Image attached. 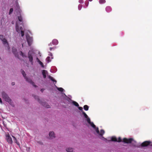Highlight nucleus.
Here are the masks:
<instances>
[{
    "mask_svg": "<svg viewBox=\"0 0 152 152\" xmlns=\"http://www.w3.org/2000/svg\"><path fill=\"white\" fill-rule=\"evenodd\" d=\"M21 73L23 75V76L24 77L25 79L26 80L33 85L34 87H37V86L36 85L34 84V82L32 81L31 79H29L26 77V74L24 71L23 70H21Z\"/></svg>",
    "mask_w": 152,
    "mask_h": 152,
    "instance_id": "1",
    "label": "nucleus"
},
{
    "mask_svg": "<svg viewBox=\"0 0 152 152\" xmlns=\"http://www.w3.org/2000/svg\"><path fill=\"white\" fill-rule=\"evenodd\" d=\"M34 98L37 99L38 102L41 104V105H43L44 107H45L46 108H49L50 107V106L48 105L46 102H42L39 99L38 96L36 95L34 96Z\"/></svg>",
    "mask_w": 152,
    "mask_h": 152,
    "instance_id": "2",
    "label": "nucleus"
},
{
    "mask_svg": "<svg viewBox=\"0 0 152 152\" xmlns=\"http://www.w3.org/2000/svg\"><path fill=\"white\" fill-rule=\"evenodd\" d=\"M2 98L4 99L6 101L10 103L11 102V99L5 92H2Z\"/></svg>",
    "mask_w": 152,
    "mask_h": 152,
    "instance_id": "3",
    "label": "nucleus"
},
{
    "mask_svg": "<svg viewBox=\"0 0 152 152\" xmlns=\"http://www.w3.org/2000/svg\"><path fill=\"white\" fill-rule=\"evenodd\" d=\"M6 139L7 142L10 144H12V139L10 136L9 134H8L6 135Z\"/></svg>",
    "mask_w": 152,
    "mask_h": 152,
    "instance_id": "4",
    "label": "nucleus"
},
{
    "mask_svg": "<svg viewBox=\"0 0 152 152\" xmlns=\"http://www.w3.org/2000/svg\"><path fill=\"white\" fill-rule=\"evenodd\" d=\"M133 140V139L132 138L127 139L124 138L123 139V142L125 143H131Z\"/></svg>",
    "mask_w": 152,
    "mask_h": 152,
    "instance_id": "5",
    "label": "nucleus"
},
{
    "mask_svg": "<svg viewBox=\"0 0 152 152\" xmlns=\"http://www.w3.org/2000/svg\"><path fill=\"white\" fill-rule=\"evenodd\" d=\"M26 39L28 45L30 46L31 45L32 42L33 41L32 38L29 36H27Z\"/></svg>",
    "mask_w": 152,
    "mask_h": 152,
    "instance_id": "6",
    "label": "nucleus"
},
{
    "mask_svg": "<svg viewBox=\"0 0 152 152\" xmlns=\"http://www.w3.org/2000/svg\"><path fill=\"white\" fill-rule=\"evenodd\" d=\"M28 58L29 59V61L31 64H33V57L32 54L29 52L28 54Z\"/></svg>",
    "mask_w": 152,
    "mask_h": 152,
    "instance_id": "7",
    "label": "nucleus"
},
{
    "mask_svg": "<svg viewBox=\"0 0 152 152\" xmlns=\"http://www.w3.org/2000/svg\"><path fill=\"white\" fill-rule=\"evenodd\" d=\"M151 143V142L150 141H145L142 142L141 144L142 147H145L149 145Z\"/></svg>",
    "mask_w": 152,
    "mask_h": 152,
    "instance_id": "8",
    "label": "nucleus"
},
{
    "mask_svg": "<svg viewBox=\"0 0 152 152\" xmlns=\"http://www.w3.org/2000/svg\"><path fill=\"white\" fill-rule=\"evenodd\" d=\"M4 36L3 35H0V39H1L3 42L4 44L8 43L7 40L5 38H4Z\"/></svg>",
    "mask_w": 152,
    "mask_h": 152,
    "instance_id": "9",
    "label": "nucleus"
},
{
    "mask_svg": "<svg viewBox=\"0 0 152 152\" xmlns=\"http://www.w3.org/2000/svg\"><path fill=\"white\" fill-rule=\"evenodd\" d=\"M50 56H51V57L49 56H48L47 58L46 59V60L48 63L50 62L51 61V59L53 58L52 57L53 55L51 53H50Z\"/></svg>",
    "mask_w": 152,
    "mask_h": 152,
    "instance_id": "10",
    "label": "nucleus"
},
{
    "mask_svg": "<svg viewBox=\"0 0 152 152\" xmlns=\"http://www.w3.org/2000/svg\"><path fill=\"white\" fill-rule=\"evenodd\" d=\"M49 136L50 138L53 139L55 137L54 132H50L49 133Z\"/></svg>",
    "mask_w": 152,
    "mask_h": 152,
    "instance_id": "11",
    "label": "nucleus"
},
{
    "mask_svg": "<svg viewBox=\"0 0 152 152\" xmlns=\"http://www.w3.org/2000/svg\"><path fill=\"white\" fill-rule=\"evenodd\" d=\"M47 74V72L45 70H43L42 71V74L44 78H45L46 77V74Z\"/></svg>",
    "mask_w": 152,
    "mask_h": 152,
    "instance_id": "12",
    "label": "nucleus"
},
{
    "mask_svg": "<svg viewBox=\"0 0 152 152\" xmlns=\"http://www.w3.org/2000/svg\"><path fill=\"white\" fill-rule=\"evenodd\" d=\"M52 42L53 45H57L58 43V41L57 39H55L53 40Z\"/></svg>",
    "mask_w": 152,
    "mask_h": 152,
    "instance_id": "13",
    "label": "nucleus"
},
{
    "mask_svg": "<svg viewBox=\"0 0 152 152\" xmlns=\"http://www.w3.org/2000/svg\"><path fill=\"white\" fill-rule=\"evenodd\" d=\"M106 10L107 12H109L111 11L112 9L110 6H107L106 8Z\"/></svg>",
    "mask_w": 152,
    "mask_h": 152,
    "instance_id": "14",
    "label": "nucleus"
},
{
    "mask_svg": "<svg viewBox=\"0 0 152 152\" xmlns=\"http://www.w3.org/2000/svg\"><path fill=\"white\" fill-rule=\"evenodd\" d=\"M12 137L14 139V140L15 142V143H16L18 145H20L19 143L18 142L16 138L13 136H12Z\"/></svg>",
    "mask_w": 152,
    "mask_h": 152,
    "instance_id": "15",
    "label": "nucleus"
},
{
    "mask_svg": "<svg viewBox=\"0 0 152 152\" xmlns=\"http://www.w3.org/2000/svg\"><path fill=\"white\" fill-rule=\"evenodd\" d=\"M48 77L52 81H53V82H55V83H56V80H55L51 76L49 75L48 76Z\"/></svg>",
    "mask_w": 152,
    "mask_h": 152,
    "instance_id": "16",
    "label": "nucleus"
},
{
    "mask_svg": "<svg viewBox=\"0 0 152 152\" xmlns=\"http://www.w3.org/2000/svg\"><path fill=\"white\" fill-rule=\"evenodd\" d=\"M66 151L67 152H73V149L72 148H68L66 149Z\"/></svg>",
    "mask_w": 152,
    "mask_h": 152,
    "instance_id": "17",
    "label": "nucleus"
},
{
    "mask_svg": "<svg viewBox=\"0 0 152 152\" xmlns=\"http://www.w3.org/2000/svg\"><path fill=\"white\" fill-rule=\"evenodd\" d=\"M16 31L18 33H19L20 32V28L19 26L18 25H16Z\"/></svg>",
    "mask_w": 152,
    "mask_h": 152,
    "instance_id": "18",
    "label": "nucleus"
},
{
    "mask_svg": "<svg viewBox=\"0 0 152 152\" xmlns=\"http://www.w3.org/2000/svg\"><path fill=\"white\" fill-rule=\"evenodd\" d=\"M104 131L103 129H101L100 130V132H99V134L101 136H102L104 134Z\"/></svg>",
    "mask_w": 152,
    "mask_h": 152,
    "instance_id": "19",
    "label": "nucleus"
},
{
    "mask_svg": "<svg viewBox=\"0 0 152 152\" xmlns=\"http://www.w3.org/2000/svg\"><path fill=\"white\" fill-rule=\"evenodd\" d=\"M111 141H112L117 142V139L115 137H112Z\"/></svg>",
    "mask_w": 152,
    "mask_h": 152,
    "instance_id": "20",
    "label": "nucleus"
},
{
    "mask_svg": "<svg viewBox=\"0 0 152 152\" xmlns=\"http://www.w3.org/2000/svg\"><path fill=\"white\" fill-rule=\"evenodd\" d=\"M83 108L85 110L87 111L88 110L89 107L87 105H85L84 106Z\"/></svg>",
    "mask_w": 152,
    "mask_h": 152,
    "instance_id": "21",
    "label": "nucleus"
},
{
    "mask_svg": "<svg viewBox=\"0 0 152 152\" xmlns=\"http://www.w3.org/2000/svg\"><path fill=\"white\" fill-rule=\"evenodd\" d=\"M72 103L73 105H75V106L76 107H78L79 106V104H78V103L75 101H72Z\"/></svg>",
    "mask_w": 152,
    "mask_h": 152,
    "instance_id": "22",
    "label": "nucleus"
},
{
    "mask_svg": "<svg viewBox=\"0 0 152 152\" xmlns=\"http://www.w3.org/2000/svg\"><path fill=\"white\" fill-rule=\"evenodd\" d=\"M82 114L84 115V117L86 118H88V116L86 114V113L83 111H82Z\"/></svg>",
    "mask_w": 152,
    "mask_h": 152,
    "instance_id": "23",
    "label": "nucleus"
},
{
    "mask_svg": "<svg viewBox=\"0 0 152 152\" xmlns=\"http://www.w3.org/2000/svg\"><path fill=\"white\" fill-rule=\"evenodd\" d=\"M18 20L20 22H22L23 20L22 18V17L21 16V15H20V16H18Z\"/></svg>",
    "mask_w": 152,
    "mask_h": 152,
    "instance_id": "24",
    "label": "nucleus"
},
{
    "mask_svg": "<svg viewBox=\"0 0 152 152\" xmlns=\"http://www.w3.org/2000/svg\"><path fill=\"white\" fill-rule=\"evenodd\" d=\"M90 124V125H91V126L93 127V128L94 129H95L96 128V126L92 122H91L90 124Z\"/></svg>",
    "mask_w": 152,
    "mask_h": 152,
    "instance_id": "25",
    "label": "nucleus"
},
{
    "mask_svg": "<svg viewBox=\"0 0 152 152\" xmlns=\"http://www.w3.org/2000/svg\"><path fill=\"white\" fill-rule=\"evenodd\" d=\"M106 2L105 0H99V3L100 4H104Z\"/></svg>",
    "mask_w": 152,
    "mask_h": 152,
    "instance_id": "26",
    "label": "nucleus"
},
{
    "mask_svg": "<svg viewBox=\"0 0 152 152\" xmlns=\"http://www.w3.org/2000/svg\"><path fill=\"white\" fill-rule=\"evenodd\" d=\"M95 130H96V133L98 134H99V129L98 127H96V128L95 129H94Z\"/></svg>",
    "mask_w": 152,
    "mask_h": 152,
    "instance_id": "27",
    "label": "nucleus"
},
{
    "mask_svg": "<svg viewBox=\"0 0 152 152\" xmlns=\"http://www.w3.org/2000/svg\"><path fill=\"white\" fill-rule=\"evenodd\" d=\"M58 90L61 91H64V89L62 88H57Z\"/></svg>",
    "mask_w": 152,
    "mask_h": 152,
    "instance_id": "28",
    "label": "nucleus"
},
{
    "mask_svg": "<svg viewBox=\"0 0 152 152\" xmlns=\"http://www.w3.org/2000/svg\"><path fill=\"white\" fill-rule=\"evenodd\" d=\"M86 119H87V122L89 124H90L91 122L90 119L88 117V118H87Z\"/></svg>",
    "mask_w": 152,
    "mask_h": 152,
    "instance_id": "29",
    "label": "nucleus"
},
{
    "mask_svg": "<svg viewBox=\"0 0 152 152\" xmlns=\"http://www.w3.org/2000/svg\"><path fill=\"white\" fill-rule=\"evenodd\" d=\"M12 51L14 54L16 52V49L14 48H12Z\"/></svg>",
    "mask_w": 152,
    "mask_h": 152,
    "instance_id": "30",
    "label": "nucleus"
},
{
    "mask_svg": "<svg viewBox=\"0 0 152 152\" xmlns=\"http://www.w3.org/2000/svg\"><path fill=\"white\" fill-rule=\"evenodd\" d=\"M82 7V5L81 4H79L78 6V9L80 10Z\"/></svg>",
    "mask_w": 152,
    "mask_h": 152,
    "instance_id": "31",
    "label": "nucleus"
},
{
    "mask_svg": "<svg viewBox=\"0 0 152 152\" xmlns=\"http://www.w3.org/2000/svg\"><path fill=\"white\" fill-rule=\"evenodd\" d=\"M39 63L40 64V65L42 67H44V65H43V64L41 61H39Z\"/></svg>",
    "mask_w": 152,
    "mask_h": 152,
    "instance_id": "32",
    "label": "nucleus"
},
{
    "mask_svg": "<svg viewBox=\"0 0 152 152\" xmlns=\"http://www.w3.org/2000/svg\"><path fill=\"white\" fill-rule=\"evenodd\" d=\"M13 8H11L10 9L9 12V14H11L13 11Z\"/></svg>",
    "mask_w": 152,
    "mask_h": 152,
    "instance_id": "33",
    "label": "nucleus"
},
{
    "mask_svg": "<svg viewBox=\"0 0 152 152\" xmlns=\"http://www.w3.org/2000/svg\"><path fill=\"white\" fill-rule=\"evenodd\" d=\"M21 35L22 37H23L24 35V32L23 31H20Z\"/></svg>",
    "mask_w": 152,
    "mask_h": 152,
    "instance_id": "34",
    "label": "nucleus"
},
{
    "mask_svg": "<svg viewBox=\"0 0 152 152\" xmlns=\"http://www.w3.org/2000/svg\"><path fill=\"white\" fill-rule=\"evenodd\" d=\"M20 52L21 53L20 55L21 56H22V57H24L25 56L24 54L21 51H20Z\"/></svg>",
    "mask_w": 152,
    "mask_h": 152,
    "instance_id": "35",
    "label": "nucleus"
},
{
    "mask_svg": "<svg viewBox=\"0 0 152 152\" xmlns=\"http://www.w3.org/2000/svg\"><path fill=\"white\" fill-rule=\"evenodd\" d=\"M89 2L88 1H86L85 2V4L86 5V7H87L88 5Z\"/></svg>",
    "mask_w": 152,
    "mask_h": 152,
    "instance_id": "36",
    "label": "nucleus"
},
{
    "mask_svg": "<svg viewBox=\"0 0 152 152\" xmlns=\"http://www.w3.org/2000/svg\"><path fill=\"white\" fill-rule=\"evenodd\" d=\"M121 141V137H119L118 138V140H117V142H120Z\"/></svg>",
    "mask_w": 152,
    "mask_h": 152,
    "instance_id": "37",
    "label": "nucleus"
},
{
    "mask_svg": "<svg viewBox=\"0 0 152 152\" xmlns=\"http://www.w3.org/2000/svg\"><path fill=\"white\" fill-rule=\"evenodd\" d=\"M78 109L79 110H81V112H82V111H83V107H78Z\"/></svg>",
    "mask_w": 152,
    "mask_h": 152,
    "instance_id": "38",
    "label": "nucleus"
},
{
    "mask_svg": "<svg viewBox=\"0 0 152 152\" xmlns=\"http://www.w3.org/2000/svg\"><path fill=\"white\" fill-rule=\"evenodd\" d=\"M79 2L80 3H83V0H79Z\"/></svg>",
    "mask_w": 152,
    "mask_h": 152,
    "instance_id": "39",
    "label": "nucleus"
},
{
    "mask_svg": "<svg viewBox=\"0 0 152 152\" xmlns=\"http://www.w3.org/2000/svg\"><path fill=\"white\" fill-rule=\"evenodd\" d=\"M0 103L1 104H2V102L1 99V98H0Z\"/></svg>",
    "mask_w": 152,
    "mask_h": 152,
    "instance_id": "40",
    "label": "nucleus"
},
{
    "mask_svg": "<svg viewBox=\"0 0 152 152\" xmlns=\"http://www.w3.org/2000/svg\"><path fill=\"white\" fill-rule=\"evenodd\" d=\"M20 31H23V28L22 27H20Z\"/></svg>",
    "mask_w": 152,
    "mask_h": 152,
    "instance_id": "41",
    "label": "nucleus"
},
{
    "mask_svg": "<svg viewBox=\"0 0 152 152\" xmlns=\"http://www.w3.org/2000/svg\"><path fill=\"white\" fill-rule=\"evenodd\" d=\"M12 86H14L15 85V83L14 82H12Z\"/></svg>",
    "mask_w": 152,
    "mask_h": 152,
    "instance_id": "42",
    "label": "nucleus"
},
{
    "mask_svg": "<svg viewBox=\"0 0 152 152\" xmlns=\"http://www.w3.org/2000/svg\"><path fill=\"white\" fill-rule=\"evenodd\" d=\"M54 48H50V51L52 50Z\"/></svg>",
    "mask_w": 152,
    "mask_h": 152,
    "instance_id": "43",
    "label": "nucleus"
},
{
    "mask_svg": "<svg viewBox=\"0 0 152 152\" xmlns=\"http://www.w3.org/2000/svg\"><path fill=\"white\" fill-rule=\"evenodd\" d=\"M17 6L18 7V8H20V7H19V6L18 4H17Z\"/></svg>",
    "mask_w": 152,
    "mask_h": 152,
    "instance_id": "44",
    "label": "nucleus"
},
{
    "mask_svg": "<svg viewBox=\"0 0 152 152\" xmlns=\"http://www.w3.org/2000/svg\"><path fill=\"white\" fill-rule=\"evenodd\" d=\"M43 91H44V89H41V91L42 92Z\"/></svg>",
    "mask_w": 152,
    "mask_h": 152,
    "instance_id": "45",
    "label": "nucleus"
},
{
    "mask_svg": "<svg viewBox=\"0 0 152 152\" xmlns=\"http://www.w3.org/2000/svg\"><path fill=\"white\" fill-rule=\"evenodd\" d=\"M89 1H92V0H88Z\"/></svg>",
    "mask_w": 152,
    "mask_h": 152,
    "instance_id": "46",
    "label": "nucleus"
}]
</instances>
